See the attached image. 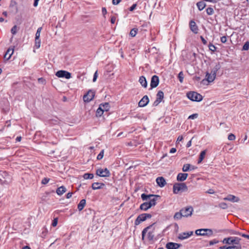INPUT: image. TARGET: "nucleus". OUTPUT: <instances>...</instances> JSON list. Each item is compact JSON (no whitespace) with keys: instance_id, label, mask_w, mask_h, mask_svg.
I'll return each instance as SVG.
<instances>
[{"instance_id":"052dcab7","label":"nucleus","mask_w":249,"mask_h":249,"mask_svg":"<svg viewBox=\"0 0 249 249\" xmlns=\"http://www.w3.org/2000/svg\"><path fill=\"white\" fill-rule=\"evenodd\" d=\"M97 78V71H96L93 75V82H95Z\"/></svg>"},{"instance_id":"e2e57ef3","label":"nucleus","mask_w":249,"mask_h":249,"mask_svg":"<svg viewBox=\"0 0 249 249\" xmlns=\"http://www.w3.org/2000/svg\"><path fill=\"white\" fill-rule=\"evenodd\" d=\"M102 14L104 16H105L107 13V10L106 9L105 7H103L102 9Z\"/></svg>"},{"instance_id":"4c0bfd02","label":"nucleus","mask_w":249,"mask_h":249,"mask_svg":"<svg viewBox=\"0 0 249 249\" xmlns=\"http://www.w3.org/2000/svg\"><path fill=\"white\" fill-rule=\"evenodd\" d=\"M206 13L208 15H212L214 13V10L213 8L208 7L206 9Z\"/></svg>"},{"instance_id":"e433bc0d","label":"nucleus","mask_w":249,"mask_h":249,"mask_svg":"<svg viewBox=\"0 0 249 249\" xmlns=\"http://www.w3.org/2000/svg\"><path fill=\"white\" fill-rule=\"evenodd\" d=\"M230 249H241V246L240 244H234L232 245V246H229Z\"/></svg>"},{"instance_id":"b1692460","label":"nucleus","mask_w":249,"mask_h":249,"mask_svg":"<svg viewBox=\"0 0 249 249\" xmlns=\"http://www.w3.org/2000/svg\"><path fill=\"white\" fill-rule=\"evenodd\" d=\"M139 82L141 84V85L144 87L146 88L147 86V83L146 80V78L143 76H141L139 80Z\"/></svg>"},{"instance_id":"8fccbe9b","label":"nucleus","mask_w":249,"mask_h":249,"mask_svg":"<svg viewBox=\"0 0 249 249\" xmlns=\"http://www.w3.org/2000/svg\"><path fill=\"white\" fill-rule=\"evenodd\" d=\"M218 242H219V241L218 240L214 239L213 240H211L209 242V245L211 246L213 245L214 244H217Z\"/></svg>"},{"instance_id":"a878e982","label":"nucleus","mask_w":249,"mask_h":249,"mask_svg":"<svg viewBox=\"0 0 249 249\" xmlns=\"http://www.w3.org/2000/svg\"><path fill=\"white\" fill-rule=\"evenodd\" d=\"M86 200L84 199H82L80 201L78 205V209L79 210V211H80L83 209V208L86 205Z\"/></svg>"},{"instance_id":"4d7b16f0","label":"nucleus","mask_w":249,"mask_h":249,"mask_svg":"<svg viewBox=\"0 0 249 249\" xmlns=\"http://www.w3.org/2000/svg\"><path fill=\"white\" fill-rule=\"evenodd\" d=\"M137 6V4L135 3V4H133L129 8V11H133L136 7Z\"/></svg>"},{"instance_id":"6e6552de","label":"nucleus","mask_w":249,"mask_h":249,"mask_svg":"<svg viewBox=\"0 0 249 249\" xmlns=\"http://www.w3.org/2000/svg\"><path fill=\"white\" fill-rule=\"evenodd\" d=\"M56 76L58 77L65 78L69 79L71 78V73L67 71L60 70L56 72L55 74Z\"/></svg>"},{"instance_id":"37998d69","label":"nucleus","mask_w":249,"mask_h":249,"mask_svg":"<svg viewBox=\"0 0 249 249\" xmlns=\"http://www.w3.org/2000/svg\"><path fill=\"white\" fill-rule=\"evenodd\" d=\"M249 49V42H246L243 46V50L247 51Z\"/></svg>"},{"instance_id":"a18cd8bd","label":"nucleus","mask_w":249,"mask_h":249,"mask_svg":"<svg viewBox=\"0 0 249 249\" xmlns=\"http://www.w3.org/2000/svg\"><path fill=\"white\" fill-rule=\"evenodd\" d=\"M209 48L210 50H211V51H212L213 52H214L216 50V47H215L214 45H213L212 43H210L209 45Z\"/></svg>"},{"instance_id":"c85d7f7f","label":"nucleus","mask_w":249,"mask_h":249,"mask_svg":"<svg viewBox=\"0 0 249 249\" xmlns=\"http://www.w3.org/2000/svg\"><path fill=\"white\" fill-rule=\"evenodd\" d=\"M195 233L197 235L205 236V229H201L196 230L195 231Z\"/></svg>"},{"instance_id":"338daca9","label":"nucleus","mask_w":249,"mask_h":249,"mask_svg":"<svg viewBox=\"0 0 249 249\" xmlns=\"http://www.w3.org/2000/svg\"><path fill=\"white\" fill-rule=\"evenodd\" d=\"M72 193L69 192L66 195V198H70L72 196Z\"/></svg>"},{"instance_id":"4be33fe9","label":"nucleus","mask_w":249,"mask_h":249,"mask_svg":"<svg viewBox=\"0 0 249 249\" xmlns=\"http://www.w3.org/2000/svg\"><path fill=\"white\" fill-rule=\"evenodd\" d=\"M67 191V189L64 186H61L58 187L56 190V193L58 196L62 195L64 193H65Z\"/></svg>"},{"instance_id":"6ab92c4d","label":"nucleus","mask_w":249,"mask_h":249,"mask_svg":"<svg viewBox=\"0 0 249 249\" xmlns=\"http://www.w3.org/2000/svg\"><path fill=\"white\" fill-rule=\"evenodd\" d=\"M156 182L160 187H164L166 184L165 179L162 177L157 178Z\"/></svg>"},{"instance_id":"de8ad7c7","label":"nucleus","mask_w":249,"mask_h":249,"mask_svg":"<svg viewBox=\"0 0 249 249\" xmlns=\"http://www.w3.org/2000/svg\"><path fill=\"white\" fill-rule=\"evenodd\" d=\"M178 77L180 83H182L183 80V73L182 71H180L178 75Z\"/></svg>"},{"instance_id":"1a4fd4ad","label":"nucleus","mask_w":249,"mask_h":249,"mask_svg":"<svg viewBox=\"0 0 249 249\" xmlns=\"http://www.w3.org/2000/svg\"><path fill=\"white\" fill-rule=\"evenodd\" d=\"M216 77V75L212 73H209L208 72H207L206 73V78L205 79H203L201 83L203 84H205V82L206 81L208 82V83L212 82L214 81Z\"/></svg>"},{"instance_id":"680f3d73","label":"nucleus","mask_w":249,"mask_h":249,"mask_svg":"<svg viewBox=\"0 0 249 249\" xmlns=\"http://www.w3.org/2000/svg\"><path fill=\"white\" fill-rule=\"evenodd\" d=\"M144 216H145L146 220L147 219L150 218L152 217V215L150 213H144Z\"/></svg>"},{"instance_id":"603ef678","label":"nucleus","mask_w":249,"mask_h":249,"mask_svg":"<svg viewBox=\"0 0 249 249\" xmlns=\"http://www.w3.org/2000/svg\"><path fill=\"white\" fill-rule=\"evenodd\" d=\"M57 223H58V218H55L53 220V222H52V225L53 227H55V226L57 225Z\"/></svg>"},{"instance_id":"0eeeda50","label":"nucleus","mask_w":249,"mask_h":249,"mask_svg":"<svg viewBox=\"0 0 249 249\" xmlns=\"http://www.w3.org/2000/svg\"><path fill=\"white\" fill-rule=\"evenodd\" d=\"M95 96V92L91 89L89 90L87 93L84 95L83 100L85 102L89 103L90 102Z\"/></svg>"},{"instance_id":"a211bd4d","label":"nucleus","mask_w":249,"mask_h":249,"mask_svg":"<svg viewBox=\"0 0 249 249\" xmlns=\"http://www.w3.org/2000/svg\"><path fill=\"white\" fill-rule=\"evenodd\" d=\"M146 220L145 216H144V214L142 213L140 214L136 219L135 221V224L136 225H139L142 222H143Z\"/></svg>"},{"instance_id":"f257e3e1","label":"nucleus","mask_w":249,"mask_h":249,"mask_svg":"<svg viewBox=\"0 0 249 249\" xmlns=\"http://www.w3.org/2000/svg\"><path fill=\"white\" fill-rule=\"evenodd\" d=\"M148 231L147 238L149 241H153L154 239L155 233L154 229L152 227V225H150L144 228L142 233V240L144 239V236L146 233Z\"/></svg>"},{"instance_id":"0e129e2a","label":"nucleus","mask_w":249,"mask_h":249,"mask_svg":"<svg viewBox=\"0 0 249 249\" xmlns=\"http://www.w3.org/2000/svg\"><path fill=\"white\" fill-rule=\"evenodd\" d=\"M208 194H213L214 193V191L213 189H209L208 190L207 192H206Z\"/></svg>"},{"instance_id":"49530a36","label":"nucleus","mask_w":249,"mask_h":249,"mask_svg":"<svg viewBox=\"0 0 249 249\" xmlns=\"http://www.w3.org/2000/svg\"><path fill=\"white\" fill-rule=\"evenodd\" d=\"M198 116V114L197 113L193 114L188 117V119L193 120L196 119L197 118Z\"/></svg>"},{"instance_id":"79ce46f5","label":"nucleus","mask_w":249,"mask_h":249,"mask_svg":"<svg viewBox=\"0 0 249 249\" xmlns=\"http://www.w3.org/2000/svg\"><path fill=\"white\" fill-rule=\"evenodd\" d=\"M40 41L39 39V38L38 39H35V47L36 49H38V48H39L40 47Z\"/></svg>"},{"instance_id":"9b49d317","label":"nucleus","mask_w":249,"mask_h":249,"mask_svg":"<svg viewBox=\"0 0 249 249\" xmlns=\"http://www.w3.org/2000/svg\"><path fill=\"white\" fill-rule=\"evenodd\" d=\"M164 97V93L163 91L160 90L156 95V100L153 103V106H158L162 101Z\"/></svg>"},{"instance_id":"c756f323","label":"nucleus","mask_w":249,"mask_h":249,"mask_svg":"<svg viewBox=\"0 0 249 249\" xmlns=\"http://www.w3.org/2000/svg\"><path fill=\"white\" fill-rule=\"evenodd\" d=\"M206 153V150H203V151L201 152V153L200 154V155H199L198 160L197 161L198 163H200L201 162V161L203 160L204 159V158L205 157Z\"/></svg>"},{"instance_id":"a19ab883","label":"nucleus","mask_w":249,"mask_h":249,"mask_svg":"<svg viewBox=\"0 0 249 249\" xmlns=\"http://www.w3.org/2000/svg\"><path fill=\"white\" fill-rule=\"evenodd\" d=\"M40 41L39 39V38L38 39H35V47L36 49H38V48H39L40 47Z\"/></svg>"},{"instance_id":"c9c22d12","label":"nucleus","mask_w":249,"mask_h":249,"mask_svg":"<svg viewBox=\"0 0 249 249\" xmlns=\"http://www.w3.org/2000/svg\"><path fill=\"white\" fill-rule=\"evenodd\" d=\"M137 32L138 29L137 28H133L130 31V35L132 37H134L136 36Z\"/></svg>"},{"instance_id":"864d4df0","label":"nucleus","mask_w":249,"mask_h":249,"mask_svg":"<svg viewBox=\"0 0 249 249\" xmlns=\"http://www.w3.org/2000/svg\"><path fill=\"white\" fill-rule=\"evenodd\" d=\"M17 3L14 0H12L10 3V6L11 7H15V8L16 9V11H17Z\"/></svg>"},{"instance_id":"9d476101","label":"nucleus","mask_w":249,"mask_h":249,"mask_svg":"<svg viewBox=\"0 0 249 249\" xmlns=\"http://www.w3.org/2000/svg\"><path fill=\"white\" fill-rule=\"evenodd\" d=\"M183 217H188L192 214L193 208L192 207H188L180 210Z\"/></svg>"},{"instance_id":"bf43d9fd","label":"nucleus","mask_w":249,"mask_h":249,"mask_svg":"<svg viewBox=\"0 0 249 249\" xmlns=\"http://www.w3.org/2000/svg\"><path fill=\"white\" fill-rule=\"evenodd\" d=\"M121 0H112V4L117 5L121 2Z\"/></svg>"},{"instance_id":"7c9ffc66","label":"nucleus","mask_w":249,"mask_h":249,"mask_svg":"<svg viewBox=\"0 0 249 249\" xmlns=\"http://www.w3.org/2000/svg\"><path fill=\"white\" fill-rule=\"evenodd\" d=\"M183 216L182 215L181 211L180 210L179 212L175 213L174 216V218L175 220H178L180 219Z\"/></svg>"},{"instance_id":"20e7f679","label":"nucleus","mask_w":249,"mask_h":249,"mask_svg":"<svg viewBox=\"0 0 249 249\" xmlns=\"http://www.w3.org/2000/svg\"><path fill=\"white\" fill-rule=\"evenodd\" d=\"M240 240L241 239L237 237H229L224 238L222 242L223 244L234 245L239 244Z\"/></svg>"},{"instance_id":"58836bf2","label":"nucleus","mask_w":249,"mask_h":249,"mask_svg":"<svg viewBox=\"0 0 249 249\" xmlns=\"http://www.w3.org/2000/svg\"><path fill=\"white\" fill-rule=\"evenodd\" d=\"M205 229V235L206 236H211L213 234V231L211 229Z\"/></svg>"},{"instance_id":"2f4dec72","label":"nucleus","mask_w":249,"mask_h":249,"mask_svg":"<svg viewBox=\"0 0 249 249\" xmlns=\"http://www.w3.org/2000/svg\"><path fill=\"white\" fill-rule=\"evenodd\" d=\"M100 106H102V109L104 111H107L109 109L110 107L108 103H105V104H101Z\"/></svg>"},{"instance_id":"473e14b6","label":"nucleus","mask_w":249,"mask_h":249,"mask_svg":"<svg viewBox=\"0 0 249 249\" xmlns=\"http://www.w3.org/2000/svg\"><path fill=\"white\" fill-rule=\"evenodd\" d=\"M93 177V174L91 173H85L83 175V178L85 179H92Z\"/></svg>"},{"instance_id":"393cba45","label":"nucleus","mask_w":249,"mask_h":249,"mask_svg":"<svg viewBox=\"0 0 249 249\" xmlns=\"http://www.w3.org/2000/svg\"><path fill=\"white\" fill-rule=\"evenodd\" d=\"M104 185V183L94 182L92 184V188L93 190L100 189Z\"/></svg>"},{"instance_id":"6e6d98bb","label":"nucleus","mask_w":249,"mask_h":249,"mask_svg":"<svg viewBox=\"0 0 249 249\" xmlns=\"http://www.w3.org/2000/svg\"><path fill=\"white\" fill-rule=\"evenodd\" d=\"M220 41L221 42L224 43L227 41V37L225 36H223L220 38Z\"/></svg>"},{"instance_id":"ddd939ff","label":"nucleus","mask_w":249,"mask_h":249,"mask_svg":"<svg viewBox=\"0 0 249 249\" xmlns=\"http://www.w3.org/2000/svg\"><path fill=\"white\" fill-rule=\"evenodd\" d=\"M193 234V231H190L187 232H184L180 233L178 235V238L181 240H183L187 239L191 235Z\"/></svg>"},{"instance_id":"13d9d810","label":"nucleus","mask_w":249,"mask_h":249,"mask_svg":"<svg viewBox=\"0 0 249 249\" xmlns=\"http://www.w3.org/2000/svg\"><path fill=\"white\" fill-rule=\"evenodd\" d=\"M200 39L204 45H206L207 44V41L205 39V38L202 36H200Z\"/></svg>"},{"instance_id":"5fc2aeb1","label":"nucleus","mask_w":249,"mask_h":249,"mask_svg":"<svg viewBox=\"0 0 249 249\" xmlns=\"http://www.w3.org/2000/svg\"><path fill=\"white\" fill-rule=\"evenodd\" d=\"M234 234L241 235L242 237H245L249 239V235L246 234L245 233H240L239 232H235Z\"/></svg>"},{"instance_id":"bb28decb","label":"nucleus","mask_w":249,"mask_h":249,"mask_svg":"<svg viewBox=\"0 0 249 249\" xmlns=\"http://www.w3.org/2000/svg\"><path fill=\"white\" fill-rule=\"evenodd\" d=\"M221 65L219 63L216 64L214 67L213 68L211 72L216 75L217 71L220 69Z\"/></svg>"},{"instance_id":"39448f33","label":"nucleus","mask_w":249,"mask_h":249,"mask_svg":"<svg viewBox=\"0 0 249 249\" xmlns=\"http://www.w3.org/2000/svg\"><path fill=\"white\" fill-rule=\"evenodd\" d=\"M187 96L190 100L193 101L200 102L203 99L201 95L195 91L187 93Z\"/></svg>"},{"instance_id":"c03bdc74","label":"nucleus","mask_w":249,"mask_h":249,"mask_svg":"<svg viewBox=\"0 0 249 249\" xmlns=\"http://www.w3.org/2000/svg\"><path fill=\"white\" fill-rule=\"evenodd\" d=\"M104 150H102L100 152V153L98 155L97 157V160H101L103 158V156H104Z\"/></svg>"},{"instance_id":"2eb2a0df","label":"nucleus","mask_w":249,"mask_h":249,"mask_svg":"<svg viewBox=\"0 0 249 249\" xmlns=\"http://www.w3.org/2000/svg\"><path fill=\"white\" fill-rule=\"evenodd\" d=\"M224 200L229 201L232 202H238L239 201V198L235 196L232 195H229L226 197L223 198Z\"/></svg>"},{"instance_id":"ea45409f","label":"nucleus","mask_w":249,"mask_h":249,"mask_svg":"<svg viewBox=\"0 0 249 249\" xmlns=\"http://www.w3.org/2000/svg\"><path fill=\"white\" fill-rule=\"evenodd\" d=\"M219 207L223 209H226L228 208V205L225 202H221L219 204Z\"/></svg>"},{"instance_id":"aec40b11","label":"nucleus","mask_w":249,"mask_h":249,"mask_svg":"<svg viewBox=\"0 0 249 249\" xmlns=\"http://www.w3.org/2000/svg\"><path fill=\"white\" fill-rule=\"evenodd\" d=\"M14 53V48H9L6 51L4 58L5 60H8L11 57L12 55Z\"/></svg>"},{"instance_id":"423d86ee","label":"nucleus","mask_w":249,"mask_h":249,"mask_svg":"<svg viewBox=\"0 0 249 249\" xmlns=\"http://www.w3.org/2000/svg\"><path fill=\"white\" fill-rule=\"evenodd\" d=\"M96 174L97 176L101 177H109L110 176V173L107 168L97 169Z\"/></svg>"},{"instance_id":"f8f14e48","label":"nucleus","mask_w":249,"mask_h":249,"mask_svg":"<svg viewBox=\"0 0 249 249\" xmlns=\"http://www.w3.org/2000/svg\"><path fill=\"white\" fill-rule=\"evenodd\" d=\"M159 84V78L157 75H154L152 77L150 82L151 89L157 87Z\"/></svg>"},{"instance_id":"cd10ccee","label":"nucleus","mask_w":249,"mask_h":249,"mask_svg":"<svg viewBox=\"0 0 249 249\" xmlns=\"http://www.w3.org/2000/svg\"><path fill=\"white\" fill-rule=\"evenodd\" d=\"M196 5H197V7L198 9L200 11H201V10H202L205 7L206 4H205V3L204 1H201L198 2L196 3Z\"/></svg>"},{"instance_id":"72a5a7b5","label":"nucleus","mask_w":249,"mask_h":249,"mask_svg":"<svg viewBox=\"0 0 249 249\" xmlns=\"http://www.w3.org/2000/svg\"><path fill=\"white\" fill-rule=\"evenodd\" d=\"M102 108V106L100 105L99 107L96 110V116H101L103 114L104 111Z\"/></svg>"},{"instance_id":"09e8293b","label":"nucleus","mask_w":249,"mask_h":249,"mask_svg":"<svg viewBox=\"0 0 249 249\" xmlns=\"http://www.w3.org/2000/svg\"><path fill=\"white\" fill-rule=\"evenodd\" d=\"M11 32L12 34L15 35L17 32V25L14 26L11 30Z\"/></svg>"},{"instance_id":"412c9836","label":"nucleus","mask_w":249,"mask_h":249,"mask_svg":"<svg viewBox=\"0 0 249 249\" xmlns=\"http://www.w3.org/2000/svg\"><path fill=\"white\" fill-rule=\"evenodd\" d=\"M188 177V174L187 173H179L178 174L177 179L179 181H183L187 178Z\"/></svg>"},{"instance_id":"5701e85b","label":"nucleus","mask_w":249,"mask_h":249,"mask_svg":"<svg viewBox=\"0 0 249 249\" xmlns=\"http://www.w3.org/2000/svg\"><path fill=\"white\" fill-rule=\"evenodd\" d=\"M151 207V206L149 205V203L148 202H145L140 205V208L141 210L145 211Z\"/></svg>"},{"instance_id":"3c124183","label":"nucleus","mask_w":249,"mask_h":249,"mask_svg":"<svg viewBox=\"0 0 249 249\" xmlns=\"http://www.w3.org/2000/svg\"><path fill=\"white\" fill-rule=\"evenodd\" d=\"M235 139V136L234 134H230L228 136V140H229L233 141V140H234Z\"/></svg>"},{"instance_id":"69168bd1","label":"nucleus","mask_w":249,"mask_h":249,"mask_svg":"<svg viewBox=\"0 0 249 249\" xmlns=\"http://www.w3.org/2000/svg\"><path fill=\"white\" fill-rule=\"evenodd\" d=\"M116 18L114 16L111 18L110 21L112 24H114L115 22Z\"/></svg>"},{"instance_id":"774afa93","label":"nucleus","mask_w":249,"mask_h":249,"mask_svg":"<svg viewBox=\"0 0 249 249\" xmlns=\"http://www.w3.org/2000/svg\"><path fill=\"white\" fill-rule=\"evenodd\" d=\"M220 249H230L229 246H223L219 248Z\"/></svg>"},{"instance_id":"7ed1b4c3","label":"nucleus","mask_w":249,"mask_h":249,"mask_svg":"<svg viewBox=\"0 0 249 249\" xmlns=\"http://www.w3.org/2000/svg\"><path fill=\"white\" fill-rule=\"evenodd\" d=\"M188 190V187L184 183H176L173 186V192L177 194L179 192H186Z\"/></svg>"},{"instance_id":"f3484780","label":"nucleus","mask_w":249,"mask_h":249,"mask_svg":"<svg viewBox=\"0 0 249 249\" xmlns=\"http://www.w3.org/2000/svg\"><path fill=\"white\" fill-rule=\"evenodd\" d=\"M189 25H190V28L191 30L194 34H197L198 33V27L196 25V22L193 20H191L190 22Z\"/></svg>"},{"instance_id":"dca6fc26","label":"nucleus","mask_w":249,"mask_h":249,"mask_svg":"<svg viewBox=\"0 0 249 249\" xmlns=\"http://www.w3.org/2000/svg\"><path fill=\"white\" fill-rule=\"evenodd\" d=\"M180 246V244L173 242H169L166 245V248L167 249H178Z\"/></svg>"},{"instance_id":"4468645a","label":"nucleus","mask_w":249,"mask_h":249,"mask_svg":"<svg viewBox=\"0 0 249 249\" xmlns=\"http://www.w3.org/2000/svg\"><path fill=\"white\" fill-rule=\"evenodd\" d=\"M149 102L148 97L147 95H144L139 102V107H144L148 104Z\"/></svg>"},{"instance_id":"f704fd0d","label":"nucleus","mask_w":249,"mask_h":249,"mask_svg":"<svg viewBox=\"0 0 249 249\" xmlns=\"http://www.w3.org/2000/svg\"><path fill=\"white\" fill-rule=\"evenodd\" d=\"M190 168L191 165L190 164H184L182 168V171L183 172H187L190 170Z\"/></svg>"},{"instance_id":"f03ea898","label":"nucleus","mask_w":249,"mask_h":249,"mask_svg":"<svg viewBox=\"0 0 249 249\" xmlns=\"http://www.w3.org/2000/svg\"><path fill=\"white\" fill-rule=\"evenodd\" d=\"M160 197V196L158 195H146L145 194H142L141 195V198L143 200H149L148 202L151 207L156 204L157 198Z\"/></svg>"}]
</instances>
